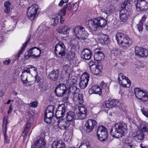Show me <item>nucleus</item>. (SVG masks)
I'll return each instance as SVG.
<instances>
[{"instance_id":"nucleus-41","label":"nucleus","mask_w":148,"mask_h":148,"mask_svg":"<svg viewBox=\"0 0 148 148\" xmlns=\"http://www.w3.org/2000/svg\"><path fill=\"white\" fill-rule=\"evenodd\" d=\"M140 129L142 132H147L148 131V126L144 125H141Z\"/></svg>"},{"instance_id":"nucleus-38","label":"nucleus","mask_w":148,"mask_h":148,"mask_svg":"<svg viewBox=\"0 0 148 148\" xmlns=\"http://www.w3.org/2000/svg\"><path fill=\"white\" fill-rule=\"evenodd\" d=\"M119 16L121 21L123 22H125L127 21L128 15H120Z\"/></svg>"},{"instance_id":"nucleus-21","label":"nucleus","mask_w":148,"mask_h":148,"mask_svg":"<svg viewBox=\"0 0 148 148\" xmlns=\"http://www.w3.org/2000/svg\"><path fill=\"white\" fill-rule=\"evenodd\" d=\"M34 144V148H45V146L46 145L44 139L41 138L37 140Z\"/></svg>"},{"instance_id":"nucleus-50","label":"nucleus","mask_w":148,"mask_h":148,"mask_svg":"<svg viewBox=\"0 0 148 148\" xmlns=\"http://www.w3.org/2000/svg\"><path fill=\"white\" fill-rule=\"evenodd\" d=\"M79 148H90L88 143H84L82 144L79 147Z\"/></svg>"},{"instance_id":"nucleus-20","label":"nucleus","mask_w":148,"mask_h":148,"mask_svg":"<svg viewBox=\"0 0 148 148\" xmlns=\"http://www.w3.org/2000/svg\"><path fill=\"white\" fill-rule=\"evenodd\" d=\"M98 17L89 20L88 25L89 27H92L95 28H99Z\"/></svg>"},{"instance_id":"nucleus-25","label":"nucleus","mask_w":148,"mask_h":148,"mask_svg":"<svg viewBox=\"0 0 148 148\" xmlns=\"http://www.w3.org/2000/svg\"><path fill=\"white\" fill-rule=\"evenodd\" d=\"M101 89L100 88L97 86H92L88 90L89 94H97L100 95L101 93Z\"/></svg>"},{"instance_id":"nucleus-64","label":"nucleus","mask_w":148,"mask_h":148,"mask_svg":"<svg viewBox=\"0 0 148 148\" xmlns=\"http://www.w3.org/2000/svg\"><path fill=\"white\" fill-rule=\"evenodd\" d=\"M141 148H148V146L144 143H142L140 145Z\"/></svg>"},{"instance_id":"nucleus-22","label":"nucleus","mask_w":148,"mask_h":148,"mask_svg":"<svg viewBox=\"0 0 148 148\" xmlns=\"http://www.w3.org/2000/svg\"><path fill=\"white\" fill-rule=\"evenodd\" d=\"M137 9H144L143 8L147 6V3L145 0H136L134 1Z\"/></svg>"},{"instance_id":"nucleus-12","label":"nucleus","mask_w":148,"mask_h":148,"mask_svg":"<svg viewBox=\"0 0 148 148\" xmlns=\"http://www.w3.org/2000/svg\"><path fill=\"white\" fill-rule=\"evenodd\" d=\"M87 110L84 106H81L79 108V112H78L75 116L77 119H84L86 116Z\"/></svg>"},{"instance_id":"nucleus-36","label":"nucleus","mask_w":148,"mask_h":148,"mask_svg":"<svg viewBox=\"0 0 148 148\" xmlns=\"http://www.w3.org/2000/svg\"><path fill=\"white\" fill-rule=\"evenodd\" d=\"M32 65H29L25 67L22 70V73H26V74L29 75L30 74V70L32 67Z\"/></svg>"},{"instance_id":"nucleus-62","label":"nucleus","mask_w":148,"mask_h":148,"mask_svg":"<svg viewBox=\"0 0 148 148\" xmlns=\"http://www.w3.org/2000/svg\"><path fill=\"white\" fill-rule=\"evenodd\" d=\"M141 111L143 114L146 117H148V112L144 110L143 108L141 109Z\"/></svg>"},{"instance_id":"nucleus-45","label":"nucleus","mask_w":148,"mask_h":148,"mask_svg":"<svg viewBox=\"0 0 148 148\" xmlns=\"http://www.w3.org/2000/svg\"><path fill=\"white\" fill-rule=\"evenodd\" d=\"M11 3L9 2H5L4 3V6L5 8V9H10Z\"/></svg>"},{"instance_id":"nucleus-55","label":"nucleus","mask_w":148,"mask_h":148,"mask_svg":"<svg viewBox=\"0 0 148 148\" xmlns=\"http://www.w3.org/2000/svg\"><path fill=\"white\" fill-rule=\"evenodd\" d=\"M72 137V134L70 133H67L65 136L64 138L66 140H67L69 139H70Z\"/></svg>"},{"instance_id":"nucleus-31","label":"nucleus","mask_w":148,"mask_h":148,"mask_svg":"<svg viewBox=\"0 0 148 148\" xmlns=\"http://www.w3.org/2000/svg\"><path fill=\"white\" fill-rule=\"evenodd\" d=\"M67 82L70 84H75L76 83V80L70 76V74L68 73L66 76Z\"/></svg>"},{"instance_id":"nucleus-32","label":"nucleus","mask_w":148,"mask_h":148,"mask_svg":"<svg viewBox=\"0 0 148 148\" xmlns=\"http://www.w3.org/2000/svg\"><path fill=\"white\" fill-rule=\"evenodd\" d=\"M131 1L132 0H127L126 1H125L124 3H122L121 5V8L122 9H123L125 8L128 9Z\"/></svg>"},{"instance_id":"nucleus-27","label":"nucleus","mask_w":148,"mask_h":148,"mask_svg":"<svg viewBox=\"0 0 148 148\" xmlns=\"http://www.w3.org/2000/svg\"><path fill=\"white\" fill-rule=\"evenodd\" d=\"M75 114L73 112H68L66 114V120L71 123L74 119Z\"/></svg>"},{"instance_id":"nucleus-1","label":"nucleus","mask_w":148,"mask_h":148,"mask_svg":"<svg viewBox=\"0 0 148 148\" xmlns=\"http://www.w3.org/2000/svg\"><path fill=\"white\" fill-rule=\"evenodd\" d=\"M127 130V125L125 123H116L111 128L110 134L113 137L118 138L124 136Z\"/></svg>"},{"instance_id":"nucleus-40","label":"nucleus","mask_w":148,"mask_h":148,"mask_svg":"<svg viewBox=\"0 0 148 148\" xmlns=\"http://www.w3.org/2000/svg\"><path fill=\"white\" fill-rule=\"evenodd\" d=\"M108 101L111 107L115 106L119 102V101L116 100H111Z\"/></svg>"},{"instance_id":"nucleus-51","label":"nucleus","mask_w":148,"mask_h":148,"mask_svg":"<svg viewBox=\"0 0 148 148\" xmlns=\"http://www.w3.org/2000/svg\"><path fill=\"white\" fill-rule=\"evenodd\" d=\"M107 83L104 82L103 81H102L100 83V86L101 88H106V89H108V88L107 86Z\"/></svg>"},{"instance_id":"nucleus-43","label":"nucleus","mask_w":148,"mask_h":148,"mask_svg":"<svg viewBox=\"0 0 148 148\" xmlns=\"http://www.w3.org/2000/svg\"><path fill=\"white\" fill-rule=\"evenodd\" d=\"M54 109V107L53 106H49L46 109V111H47V112H53Z\"/></svg>"},{"instance_id":"nucleus-7","label":"nucleus","mask_w":148,"mask_h":148,"mask_svg":"<svg viewBox=\"0 0 148 148\" xmlns=\"http://www.w3.org/2000/svg\"><path fill=\"white\" fill-rule=\"evenodd\" d=\"M97 121L93 119H88L86 121L84 127V131L87 133H90L97 126Z\"/></svg>"},{"instance_id":"nucleus-10","label":"nucleus","mask_w":148,"mask_h":148,"mask_svg":"<svg viewBox=\"0 0 148 148\" xmlns=\"http://www.w3.org/2000/svg\"><path fill=\"white\" fill-rule=\"evenodd\" d=\"M135 53L136 55L140 57L146 58L148 57V51L141 47H136L135 48Z\"/></svg>"},{"instance_id":"nucleus-11","label":"nucleus","mask_w":148,"mask_h":148,"mask_svg":"<svg viewBox=\"0 0 148 148\" xmlns=\"http://www.w3.org/2000/svg\"><path fill=\"white\" fill-rule=\"evenodd\" d=\"M66 86L64 84H61L56 88L54 92L57 96L62 97L66 93Z\"/></svg>"},{"instance_id":"nucleus-18","label":"nucleus","mask_w":148,"mask_h":148,"mask_svg":"<svg viewBox=\"0 0 148 148\" xmlns=\"http://www.w3.org/2000/svg\"><path fill=\"white\" fill-rule=\"evenodd\" d=\"M38 10H27V14L28 18L31 20H34L38 14Z\"/></svg>"},{"instance_id":"nucleus-57","label":"nucleus","mask_w":148,"mask_h":148,"mask_svg":"<svg viewBox=\"0 0 148 148\" xmlns=\"http://www.w3.org/2000/svg\"><path fill=\"white\" fill-rule=\"evenodd\" d=\"M72 8V6L70 3H68L65 5L64 8L62 9H71Z\"/></svg>"},{"instance_id":"nucleus-24","label":"nucleus","mask_w":148,"mask_h":148,"mask_svg":"<svg viewBox=\"0 0 148 148\" xmlns=\"http://www.w3.org/2000/svg\"><path fill=\"white\" fill-rule=\"evenodd\" d=\"M98 39L99 42L103 44H107L109 43L110 41L108 35L103 34H102L99 37Z\"/></svg>"},{"instance_id":"nucleus-58","label":"nucleus","mask_w":148,"mask_h":148,"mask_svg":"<svg viewBox=\"0 0 148 148\" xmlns=\"http://www.w3.org/2000/svg\"><path fill=\"white\" fill-rule=\"evenodd\" d=\"M120 15L126 14L128 15L127 10H121L120 11Z\"/></svg>"},{"instance_id":"nucleus-8","label":"nucleus","mask_w":148,"mask_h":148,"mask_svg":"<svg viewBox=\"0 0 148 148\" xmlns=\"http://www.w3.org/2000/svg\"><path fill=\"white\" fill-rule=\"evenodd\" d=\"M89 74L86 72L83 73L81 76L79 85L81 89H84L86 87L89 80Z\"/></svg>"},{"instance_id":"nucleus-59","label":"nucleus","mask_w":148,"mask_h":148,"mask_svg":"<svg viewBox=\"0 0 148 148\" xmlns=\"http://www.w3.org/2000/svg\"><path fill=\"white\" fill-rule=\"evenodd\" d=\"M38 104V103L36 101H33L32 103H30L29 104V106L33 107H36Z\"/></svg>"},{"instance_id":"nucleus-14","label":"nucleus","mask_w":148,"mask_h":148,"mask_svg":"<svg viewBox=\"0 0 148 148\" xmlns=\"http://www.w3.org/2000/svg\"><path fill=\"white\" fill-rule=\"evenodd\" d=\"M94 52V58L95 60L97 62L101 61L104 59L105 56L102 52L99 51L97 49H95Z\"/></svg>"},{"instance_id":"nucleus-19","label":"nucleus","mask_w":148,"mask_h":148,"mask_svg":"<svg viewBox=\"0 0 148 148\" xmlns=\"http://www.w3.org/2000/svg\"><path fill=\"white\" fill-rule=\"evenodd\" d=\"M65 143L61 140L54 141L52 143L51 148H65Z\"/></svg>"},{"instance_id":"nucleus-52","label":"nucleus","mask_w":148,"mask_h":148,"mask_svg":"<svg viewBox=\"0 0 148 148\" xmlns=\"http://www.w3.org/2000/svg\"><path fill=\"white\" fill-rule=\"evenodd\" d=\"M53 25L55 26L56 25L58 22L59 18L57 17H56L53 18Z\"/></svg>"},{"instance_id":"nucleus-13","label":"nucleus","mask_w":148,"mask_h":148,"mask_svg":"<svg viewBox=\"0 0 148 148\" xmlns=\"http://www.w3.org/2000/svg\"><path fill=\"white\" fill-rule=\"evenodd\" d=\"M118 82L121 85H122L123 87H127L126 84L125 83L126 82L130 86V80L128 79L127 77L123 75V74L120 73L119 74Z\"/></svg>"},{"instance_id":"nucleus-17","label":"nucleus","mask_w":148,"mask_h":148,"mask_svg":"<svg viewBox=\"0 0 148 148\" xmlns=\"http://www.w3.org/2000/svg\"><path fill=\"white\" fill-rule=\"evenodd\" d=\"M90 68L95 75H97L101 73L102 67L101 66L95 65L93 64L90 66Z\"/></svg>"},{"instance_id":"nucleus-5","label":"nucleus","mask_w":148,"mask_h":148,"mask_svg":"<svg viewBox=\"0 0 148 148\" xmlns=\"http://www.w3.org/2000/svg\"><path fill=\"white\" fill-rule=\"evenodd\" d=\"M55 52L57 58H62L65 55V48L64 43L59 42L55 47Z\"/></svg>"},{"instance_id":"nucleus-2","label":"nucleus","mask_w":148,"mask_h":148,"mask_svg":"<svg viewBox=\"0 0 148 148\" xmlns=\"http://www.w3.org/2000/svg\"><path fill=\"white\" fill-rule=\"evenodd\" d=\"M115 37L118 44L121 47L127 48L132 44L131 39L125 34L121 33H117L116 34Z\"/></svg>"},{"instance_id":"nucleus-15","label":"nucleus","mask_w":148,"mask_h":148,"mask_svg":"<svg viewBox=\"0 0 148 148\" xmlns=\"http://www.w3.org/2000/svg\"><path fill=\"white\" fill-rule=\"evenodd\" d=\"M92 54L90 50L85 49H83L81 54L82 58L84 60H89L91 57Z\"/></svg>"},{"instance_id":"nucleus-6","label":"nucleus","mask_w":148,"mask_h":148,"mask_svg":"<svg viewBox=\"0 0 148 148\" xmlns=\"http://www.w3.org/2000/svg\"><path fill=\"white\" fill-rule=\"evenodd\" d=\"M134 92L136 97L138 99L144 102L148 101V92L147 91L136 88H135Z\"/></svg>"},{"instance_id":"nucleus-28","label":"nucleus","mask_w":148,"mask_h":148,"mask_svg":"<svg viewBox=\"0 0 148 148\" xmlns=\"http://www.w3.org/2000/svg\"><path fill=\"white\" fill-rule=\"evenodd\" d=\"M98 21L99 28H102L106 25L107 22L104 18L100 17H98Z\"/></svg>"},{"instance_id":"nucleus-54","label":"nucleus","mask_w":148,"mask_h":148,"mask_svg":"<svg viewBox=\"0 0 148 148\" xmlns=\"http://www.w3.org/2000/svg\"><path fill=\"white\" fill-rule=\"evenodd\" d=\"M52 120V118L51 117H45L44 118V121L47 123H50Z\"/></svg>"},{"instance_id":"nucleus-34","label":"nucleus","mask_w":148,"mask_h":148,"mask_svg":"<svg viewBox=\"0 0 148 148\" xmlns=\"http://www.w3.org/2000/svg\"><path fill=\"white\" fill-rule=\"evenodd\" d=\"M77 101L80 104H82L84 102L83 95L81 93L78 94Z\"/></svg>"},{"instance_id":"nucleus-47","label":"nucleus","mask_w":148,"mask_h":148,"mask_svg":"<svg viewBox=\"0 0 148 148\" xmlns=\"http://www.w3.org/2000/svg\"><path fill=\"white\" fill-rule=\"evenodd\" d=\"M30 126V125L29 123H27L26 126L23 130L22 133L27 134L29 130V128Z\"/></svg>"},{"instance_id":"nucleus-63","label":"nucleus","mask_w":148,"mask_h":148,"mask_svg":"<svg viewBox=\"0 0 148 148\" xmlns=\"http://www.w3.org/2000/svg\"><path fill=\"white\" fill-rule=\"evenodd\" d=\"M33 48H31L29 51H27L30 56L33 58V56L32 55L33 54L32 50H33Z\"/></svg>"},{"instance_id":"nucleus-30","label":"nucleus","mask_w":148,"mask_h":148,"mask_svg":"<svg viewBox=\"0 0 148 148\" xmlns=\"http://www.w3.org/2000/svg\"><path fill=\"white\" fill-rule=\"evenodd\" d=\"M71 123L67 121H61L59 123L60 127L62 129H66L70 125Z\"/></svg>"},{"instance_id":"nucleus-33","label":"nucleus","mask_w":148,"mask_h":148,"mask_svg":"<svg viewBox=\"0 0 148 148\" xmlns=\"http://www.w3.org/2000/svg\"><path fill=\"white\" fill-rule=\"evenodd\" d=\"M144 136V134L141 132H139L138 133L134 136L135 138L139 140H143V138Z\"/></svg>"},{"instance_id":"nucleus-53","label":"nucleus","mask_w":148,"mask_h":148,"mask_svg":"<svg viewBox=\"0 0 148 148\" xmlns=\"http://www.w3.org/2000/svg\"><path fill=\"white\" fill-rule=\"evenodd\" d=\"M103 105L104 107L107 108L112 107L111 105L109 104V102L108 101H107L105 102H104L103 103Z\"/></svg>"},{"instance_id":"nucleus-16","label":"nucleus","mask_w":148,"mask_h":148,"mask_svg":"<svg viewBox=\"0 0 148 148\" xmlns=\"http://www.w3.org/2000/svg\"><path fill=\"white\" fill-rule=\"evenodd\" d=\"M3 130L4 135V138L5 140V142L9 143V140L8 139V136L6 134V131L7 130L6 126L8 124V118L5 116L3 119Z\"/></svg>"},{"instance_id":"nucleus-42","label":"nucleus","mask_w":148,"mask_h":148,"mask_svg":"<svg viewBox=\"0 0 148 148\" xmlns=\"http://www.w3.org/2000/svg\"><path fill=\"white\" fill-rule=\"evenodd\" d=\"M31 37V35L29 34L27 38V39L26 41L23 44V47H22V49H24L25 48L27 45L28 42L29 41Z\"/></svg>"},{"instance_id":"nucleus-37","label":"nucleus","mask_w":148,"mask_h":148,"mask_svg":"<svg viewBox=\"0 0 148 148\" xmlns=\"http://www.w3.org/2000/svg\"><path fill=\"white\" fill-rule=\"evenodd\" d=\"M39 88L41 92H45L47 89V85H45L44 86L43 83L42 82L39 83Z\"/></svg>"},{"instance_id":"nucleus-60","label":"nucleus","mask_w":148,"mask_h":148,"mask_svg":"<svg viewBox=\"0 0 148 148\" xmlns=\"http://www.w3.org/2000/svg\"><path fill=\"white\" fill-rule=\"evenodd\" d=\"M36 81L37 82H39L42 79V77L40 76L38 74H37V75L35 77Z\"/></svg>"},{"instance_id":"nucleus-4","label":"nucleus","mask_w":148,"mask_h":148,"mask_svg":"<svg viewBox=\"0 0 148 148\" xmlns=\"http://www.w3.org/2000/svg\"><path fill=\"white\" fill-rule=\"evenodd\" d=\"M97 132L98 139L101 141H106L108 136V130L104 126H99L97 130Z\"/></svg>"},{"instance_id":"nucleus-23","label":"nucleus","mask_w":148,"mask_h":148,"mask_svg":"<svg viewBox=\"0 0 148 148\" xmlns=\"http://www.w3.org/2000/svg\"><path fill=\"white\" fill-rule=\"evenodd\" d=\"M59 73L58 70H53L49 74V77L54 81H57L59 77Z\"/></svg>"},{"instance_id":"nucleus-44","label":"nucleus","mask_w":148,"mask_h":148,"mask_svg":"<svg viewBox=\"0 0 148 148\" xmlns=\"http://www.w3.org/2000/svg\"><path fill=\"white\" fill-rule=\"evenodd\" d=\"M45 115V117H49L52 118L54 115V113L53 112H47V111H46Z\"/></svg>"},{"instance_id":"nucleus-56","label":"nucleus","mask_w":148,"mask_h":148,"mask_svg":"<svg viewBox=\"0 0 148 148\" xmlns=\"http://www.w3.org/2000/svg\"><path fill=\"white\" fill-rule=\"evenodd\" d=\"M24 49H22V47L21 48V50L19 51L18 53L16 55V59H18L20 55L22 54L23 52V51Z\"/></svg>"},{"instance_id":"nucleus-39","label":"nucleus","mask_w":148,"mask_h":148,"mask_svg":"<svg viewBox=\"0 0 148 148\" xmlns=\"http://www.w3.org/2000/svg\"><path fill=\"white\" fill-rule=\"evenodd\" d=\"M71 44L74 48H79V42L77 40H73L71 41Z\"/></svg>"},{"instance_id":"nucleus-46","label":"nucleus","mask_w":148,"mask_h":148,"mask_svg":"<svg viewBox=\"0 0 148 148\" xmlns=\"http://www.w3.org/2000/svg\"><path fill=\"white\" fill-rule=\"evenodd\" d=\"M66 10H60L58 13L59 16L60 17H64L65 14Z\"/></svg>"},{"instance_id":"nucleus-61","label":"nucleus","mask_w":148,"mask_h":148,"mask_svg":"<svg viewBox=\"0 0 148 148\" xmlns=\"http://www.w3.org/2000/svg\"><path fill=\"white\" fill-rule=\"evenodd\" d=\"M31 8L32 9H38V5L36 4H34L33 5H32L31 6L29 7V9H29Z\"/></svg>"},{"instance_id":"nucleus-26","label":"nucleus","mask_w":148,"mask_h":148,"mask_svg":"<svg viewBox=\"0 0 148 148\" xmlns=\"http://www.w3.org/2000/svg\"><path fill=\"white\" fill-rule=\"evenodd\" d=\"M57 32L60 33L65 34L69 32V27L67 25H65L58 28L56 30Z\"/></svg>"},{"instance_id":"nucleus-49","label":"nucleus","mask_w":148,"mask_h":148,"mask_svg":"<svg viewBox=\"0 0 148 148\" xmlns=\"http://www.w3.org/2000/svg\"><path fill=\"white\" fill-rule=\"evenodd\" d=\"M69 69L70 68L67 65H65L63 67V71L65 72V73H66V76L68 73L69 74V73L68 72V71Z\"/></svg>"},{"instance_id":"nucleus-48","label":"nucleus","mask_w":148,"mask_h":148,"mask_svg":"<svg viewBox=\"0 0 148 148\" xmlns=\"http://www.w3.org/2000/svg\"><path fill=\"white\" fill-rule=\"evenodd\" d=\"M143 23H139L137 25V28L139 32H142L143 30Z\"/></svg>"},{"instance_id":"nucleus-9","label":"nucleus","mask_w":148,"mask_h":148,"mask_svg":"<svg viewBox=\"0 0 148 148\" xmlns=\"http://www.w3.org/2000/svg\"><path fill=\"white\" fill-rule=\"evenodd\" d=\"M66 110V107L64 104L59 105L56 110L55 117L57 119L62 118L65 115Z\"/></svg>"},{"instance_id":"nucleus-29","label":"nucleus","mask_w":148,"mask_h":148,"mask_svg":"<svg viewBox=\"0 0 148 148\" xmlns=\"http://www.w3.org/2000/svg\"><path fill=\"white\" fill-rule=\"evenodd\" d=\"M33 49L32 50L33 55H32L34 58H37L39 57L41 53V51L38 48L35 47H32Z\"/></svg>"},{"instance_id":"nucleus-35","label":"nucleus","mask_w":148,"mask_h":148,"mask_svg":"<svg viewBox=\"0 0 148 148\" xmlns=\"http://www.w3.org/2000/svg\"><path fill=\"white\" fill-rule=\"evenodd\" d=\"M29 75L27 74H26V73H22V74L21 75V80L24 84L26 83L27 81V76Z\"/></svg>"},{"instance_id":"nucleus-3","label":"nucleus","mask_w":148,"mask_h":148,"mask_svg":"<svg viewBox=\"0 0 148 148\" xmlns=\"http://www.w3.org/2000/svg\"><path fill=\"white\" fill-rule=\"evenodd\" d=\"M73 31L74 35L80 40H84L88 37V34L82 26H78L74 28Z\"/></svg>"}]
</instances>
